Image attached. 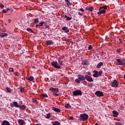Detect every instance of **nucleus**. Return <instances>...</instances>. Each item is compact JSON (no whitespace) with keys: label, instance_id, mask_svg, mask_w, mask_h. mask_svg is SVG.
I'll return each mask as SVG.
<instances>
[{"label":"nucleus","instance_id":"f257e3e1","mask_svg":"<svg viewBox=\"0 0 125 125\" xmlns=\"http://www.w3.org/2000/svg\"><path fill=\"white\" fill-rule=\"evenodd\" d=\"M108 8L107 5L102 6L100 8L99 12H98V14H104L106 13V9Z\"/></svg>","mask_w":125,"mask_h":125},{"label":"nucleus","instance_id":"f03ea898","mask_svg":"<svg viewBox=\"0 0 125 125\" xmlns=\"http://www.w3.org/2000/svg\"><path fill=\"white\" fill-rule=\"evenodd\" d=\"M85 77H83V75H78V79H75V82L77 83H80L82 81H85Z\"/></svg>","mask_w":125,"mask_h":125},{"label":"nucleus","instance_id":"7ed1b4c3","mask_svg":"<svg viewBox=\"0 0 125 125\" xmlns=\"http://www.w3.org/2000/svg\"><path fill=\"white\" fill-rule=\"evenodd\" d=\"M80 119L83 122H85V121H87L88 119V115L83 113L80 114Z\"/></svg>","mask_w":125,"mask_h":125},{"label":"nucleus","instance_id":"20e7f679","mask_svg":"<svg viewBox=\"0 0 125 125\" xmlns=\"http://www.w3.org/2000/svg\"><path fill=\"white\" fill-rule=\"evenodd\" d=\"M51 63L53 67H54V68H56V69H61V66H60L57 62L53 61Z\"/></svg>","mask_w":125,"mask_h":125},{"label":"nucleus","instance_id":"39448f33","mask_svg":"<svg viewBox=\"0 0 125 125\" xmlns=\"http://www.w3.org/2000/svg\"><path fill=\"white\" fill-rule=\"evenodd\" d=\"M73 96H78L79 95H82V91L78 90L74 91L73 92Z\"/></svg>","mask_w":125,"mask_h":125},{"label":"nucleus","instance_id":"423d86ee","mask_svg":"<svg viewBox=\"0 0 125 125\" xmlns=\"http://www.w3.org/2000/svg\"><path fill=\"white\" fill-rule=\"evenodd\" d=\"M111 86L112 87H118V86H119V83H118V82L117 81V80H114L113 81V82H112V84H111Z\"/></svg>","mask_w":125,"mask_h":125},{"label":"nucleus","instance_id":"0eeeda50","mask_svg":"<svg viewBox=\"0 0 125 125\" xmlns=\"http://www.w3.org/2000/svg\"><path fill=\"white\" fill-rule=\"evenodd\" d=\"M117 65H125V61H122V60L120 59H116Z\"/></svg>","mask_w":125,"mask_h":125},{"label":"nucleus","instance_id":"6e6552de","mask_svg":"<svg viewBox=\"0 0 125 125\" xmlns=\"http://www.w3.org/2000/svg\"><path fill=\"white\" fill-rule=\"evenodd\" d=\"M85 80H86L87 82H93V79H92V78L88 75H85Z\"/></svg>","mask_w":125,"mask_h":125},{"label":"nucleus","instance_id":"1a4fd4ad","mask_svg":"<svg viewBox=\"0 0 125 125\" xmlns=\"http://www.w3.org/2000/svg\"><path fill=\"white\" fill-rule=\"evenodd\" d=\"M10 107L12 108H13V107H18L20 106V105L18 104V103L17 102H13V104H10Z\"/></svg>","mask_w":125,"mask_h":125},{"label":"nucleus","instance_id":"9d476101","mask_svg":"<svg viewBox=\"0 0 125 125\" xmlns=\"http://www.w3.org/2000/svg\"><path fill=\"white\" fill-rule=\"evenodd\" d=\"M95 95H97V96H98V97H101V96H104L103 92L100 91H96L95 92Z\"/></svg>","mask_w":125,"mask_h":125},{"label":"nucleus","instance_id":"9b49d317","mask_svg":"<svg viewBox=\"0 0 125 125\" xmlns=\"http://www.w3.org/2000/svg\"><path fill=\"white\" fill-rule=\"evenodd\" d=\"M49 90L52 91V92H55L56 93H58V92H59V90H58V88L51 87L49 88Z\"/></svg>","mask_w":125,"mask_h":125},{"label":"nucleus","instance_id":"f8f14e48","mask_svg":"<svg viewBox=\"0 0 125 125\" xmlns=\"http://www.w3.org/2000/svg\"><path fill=\"white\" fill-rule=\"evenodd\" d=\"M52 108L53 111H54V112H56V113H60V112H61V110H60V109L58 108H56L55 107H52Z\"/></svg>","mask_w":125,"mask_h":125},{"label":"nucleus","instance_id":"ddd939ff","mask_svg":"<svg viewBox=\"0 0 125 125\" xmlns=\"http://www.w3.org/2000/svg\"><path fill=\"white\" fill-rule=\"evenodd\" d=\"M93 76L94 77V78H98L99 75H98V71H96V70H94L93 71Z\"/></svg>","mask_w":125,"mask_h":125},{"label":"nucleus","instance_id":"4468645a","mask_svg":"<svg viewBox=\"0 0 125 125\" xmlns=\"http://www.w3.org/2000/svg\"><path fill=\"white\" fill-rule=\"evenodd\" d=\"M1 125H10V124L8 121L4 120L2 122Z\"/></svg>","mask_w":125,"mask_h":125},{"label":"nucleus","instance_id":"2eb2a0df","mask_svg":"<svg viewBox=\"0 0 125 125\" xmlns=\"http://www.w3.org/2000/svg\"><path fill=\"white\" fill-rule=\"evenodd\" d=\"M27 80L28 81H29V82H33V83H35V78H34V77L33 76L28 77Z\"/></svg>","mask_w":125,"mask_h":125},{"label":"nucleus","instance_id":"dca6fc26","mask_svg":"<svg viewBox=\"0 0 125 125\" xmlns=\"http://www.w3.org/2000/svg\"><path fill=\"white\" fill-rule=\"evenodd\" d=\"M112 113H113V117H118V115H119L118 112H117V111L114 110L113 111Z\"/></svg>","mask_w":125,"mask_h":125},{"label":"nucleus","instance_id":"f3484780","mask_svg":"<svg viewBox=\"0 0 125 125\" xmlns=\"http://www.w3.org/2000/svg\"><path fill=\"white\" fill-rule=\"evenodd\" d=\"M46 43L48 45H51V44H53V42L51 40H48L46 41Z\"/></svg>","mask_w":125,"mask_h":125},{"label":"nucleus","instance_id":"a211bd4d","mask_svg":"<svg viewBox=\"0 0 125 125\" xmlns=\"http://www.w3.org/2000/svg\"><path fill=\"white\" fill-rule=\"evenodd\" d=\"M19 107H20V108L21 110H26V105H25L24 104L21 105H20V106H19Z\"/></svg>","mask_w":125,"mask_h":125},{"label":"nucleus","instance_id":"6ab92c4d","mask_svg":"<svg viewBox=\"0 0 125 125\" xmlns=\"http://www.w3.org/2000/svg\"><path fill=\"white\" fill-rule=\"evenodd\" d=\"M52 125H60V123L58 121H54L51 122Z\"/></svg>","mask_w":125,"mask_h":125},{"label":"nucleus","instance_id":"aec40b11","mask_svg":"<svg viewBox=\"0 0 125 125\" xmlns=\"http://www.w3.org/2000/svg\"><path fill=\"white\" fill-rule=\"evenodd\" d=\"M7 36H8L7 33H1L0 34V37H1V38H4V37H7Z\"/></svg>","mask_w":125,"mask_h":125},{"label":"nucleus","instance_id":"412c9836","mask_svg":"<svg viewBox=\"0 0 125 125\" xmlns=\"http://www.w3.org/2000/svg\"><path fill=\"white\" fill-rule=\"evenodd\" d=\"M86 10H89V11H93V7H87L85 8Z\"/></svg>","mask_w":125,"mask_h":125},{"label":"nucleus","instance_id":"4be33fe9","mask_svg":"<svg viewBox=\"0 0 125 125\" xmlns=\"http://www.w3.org/2000/svg\"><path fill=\"white\" fill-rule=\"evenodd\" d=\"M101 66H103V62H101L97 64V68H101Z\"/></svg>","mask_w":125,"mask_h":125},{"label":"nucleus","instance_id":"5701e85b","mask_svg":"<svg viewBox=\"0 0 125 125\" xmlns=\"http://www.w3.org/2000/svg\"><path fill=\"white\" fill-rule=\"evenodd\" d=\"M18 123H19V125H24V121L23 120H22V119L18 121Z\"/></svg>","mask_w":125,"mask_h":125},{"label":"nucleus","instance_id":"b1692460","mask_svg":"<svg viewBox=\"0 0 125 125\" xmlns=\"http://www.w3.org/2000/svg\"><path fill=\"white\" fill-rule=\"evenodd\" d=\"M41 98H45L48 97V96H47V95L45 94H42L41 95Z\"/></svg>","mask_w":125,"mask_h":125},{"label":"nucleus","instance_id":"393cba45","mask_svg":"<svg viewBox=\"0 0 125 125\" xmlns=\"http://www.w3.org/2000/svg\"><path fill=\"white\" fill-rule=\"evenodd\" d=\"M64 17L65 18H66L67 21H70V20H72V18H71V17H69L66 16V15H64Z\"/></svg>","mask_w":125,"mask_h":125},{"label":"nucleus","instance_id":"a878e982","mask_svg":"<svg viewBox=\"0 0 125 125\" xmlns=\"http://www.w3.org/2000/svg\"><path fill=\"white\" fill-rule=\"evenodd\" d=\"M8 10H10V9L9 8H7L6 10L4 9L2 10V12H3V13H6Z\"/></svg>","mask_w":125,"mask_h":125},{"label":"nucleus","instance_id":"bb28decb","mask_svg":"<svg viewBox=\"0 0 125 125\" xmlns=\"http://www.w3.org/2000/svg\"><path fill=\"white\" fill-rule=\"evenodd\" d=\"M51 115V113H48V114H46V116L45 117L46 119H49L50 118V116Z\"/></svg>","mask_w":125,"mask_h":125},{"label":"nucleus","instance_id":"cd10ccee","mask_svg":"<svg viewBox=\"0 0 125 125\" xmlns=\"http://www.w3.org/2000/svg\"><path fill=\"white\" fill-rule=\"evenodd\" d=\"M59 63V65L60 66V65H61V66H62V65H63V61H60V60H58Z\"/></svg>","mask_w":125,"mask_h":125},{"label":"nucleus","instance_id":"c85d7f7f","mask_svg":"<svg viewBox=\"0 0 125 125\" xmlns=\"http://www.w3.org/2000/svg\"><path fill=\"white\" fill-rule=\"evenodd\" d=\"M115 125H123V124L122 123H120V122L117 121L115 123Z\"/></svg>","mask_w":125,"mask_h":125},{"label":"nucleus","instance_id":"c756f323","mask_svg":"<svg viewBox=\"0 0 125 125\" xmlns=\"http://www.w3.org/2000/svg\"><path fill=\"white\" fill-rule=\"evenodd\" d=\"M7 92H11V89L10 88H8V87H6Z\"/></svg>","mask_w":125,"mask_h":125},{"label":"nucleus","instance_id":"7c9ffc66","mask_svg":"<svg viewBox=\"0 0 125 125\" xmlns=\"http://www.w3.org/2000/svg\"><path fill=\"white\" fill-rule=\"evenodd\" d=\"M65 108H67V109H69V108H71V105L69 104H66L65 105Z\"/></svg>","mask_w":125,"mask_h":125},{"label":"nucleus","instance_id":"2f4dec72","mask_svg":"<svg viewBox=\"0 0 125 125\" xmlns=\"http://www.w3.org/2000/svg\"><path fill=\"white\" fill-rule=\"evenodd\" d=\"M82 65H86V61L84 60L82 62Z\"/></svg>","mask_w":125,"mask_h":125},{"label":"nucleus","instance_id":"473e14b6","mask_svg":"<svg viewBox=\"0 0 125 125\" xmlns=\"http://www.w3.org/2000/svg\"><path fill=\"white\" fill-rule=\"evenodd\" d=\"M98 76H102V71H100V72L98 71Z\"/></svg>","mask_w":125,"mask_h":125},{"label":"nucleus","instance_id":"72a5a7b5","mask_svg":"<svg viewBox=\"0 0 125 125\" xmlns=\"http://www.w3.org/2000/svg\"><path fill=\"white\" fill-rule=\"evenodd\" d=\"M27 31H28V32H31V33H33V30H32V29L31 28H27Z\"/></svg>","mask_w":125,"mask_h":125},{"label":"nucleus","instance_id":"f704fd0d","mask_svg":"<svg viewBox=\"0 0 125 125\" xmlns=\"http://www.w3.org/2000/svg\"><path fill=\"white\" fill-rule=\"evenodd\" d=\"M62 59H64V57L62 56V57H59L58 60L62 61Z\"/></svg>","mask_w":125,"mask_h":125},{"label":"nucleus","instance_id":"c9c22d12","mask_svg":"<svg viewBox=\"0 0 125 125\" xmlns=\"http://www.w3.org/2000/svg\"><path fill=\"white\" fill-rule=\"evenodd\" d=\"M57 93L53 92V95L55 96H59V94H57Z\"/></svg>","mask_w":125,"mask_h":125},{"label":"nucleus","instance_id":"e433bc0d","mask_svg":"<svg viewBox=\"0 0 125 125\" xmlns=\"http://www.w3.org/2000/svg\"><path fill=\"white\" fill-rule=\"evenodd\" d=\"M34 23H39V19H34Z\"/></svg>","mask_w":125,"mask_h":125},{"label":"nucleus","instance_id":"4c0bfd02","mask_svg":"<svg viewBox=\"0 0 125 125\" xmlns=\"http://www.w3.org/2000/svg\"><path fill=\"white\" fill-rule=\"evenodd\" d=\"M67 29H68V28L67 27L64 26V27H62V31H65Z\"/></svg>","mask_w":125,"mask_h":125},{"label":"nucleus","instance_id":"58836bf2","mask_svg":"<svg viewBox=\"0 0 125 125\" xmlns=\"http://www.w3.org/2000/svg\"><path fill=\"white\" fill-rule=\"evenodd\" d=\"M14 75L15 76H19V73L17 72H14Z\"/></svg>","mask_w":125,"mask_h":125},{"label":"nucleus","instance_id":"ea45409f","mask_svg":"<svg viewBox=\"0 0 125 125\" xmlns=\"http://www.w3.org/2000/svg\"><path fill=\"white\" fill-rule=\"evenodd\" d=\"M9 72H14V71H13V68H11V67H10L9 68Z\"/></svg>","mask_w":125,"mask_h":125},{"label":"nucleus","instance_id":"a19ab883","mask_svg":"<svg viewBox=\"0 0 125 125\" xmlns=\"http://www.w3.org/2000/svg\"><path fill=\"white\" fill-rule=\"evenodd\" d=\"M20 90L21 93H23L24 92V89L22 87H20Z\"/></svg>","mask_w":125,"mask_h":125},{"label":"nucleus","instance_id":"79ce46f5","mask_svg":"<svg viewBox=\"0 0 125 125\" xmlns=\"http://www.w3.org/2000/svg\"><path fill=\"white\" fill-rule=\"evenodd\" d=\"M44 23V21H43V22H41L40 23V25L39 26H42L43 25V23Z\"/></svg>","mask_w":125,"mask_h":125},{"label":"nucleus","instance_id":"37998d69","mask_svg":"<svg viewBox=\"0 0 125 125\" xmlns=\"http://www.w3.org/2000/svg\"><path fill=\"white\" fill-rule=\"evenodd\" d=\"M88 50H91V49H92V46L91 45H89L88 48Z\"/></svg>","mask_w":125,"mask_h":125},{"label":"nucleus","instance_id":"c03bdc74","mask_svg":"<svg viewBox=\"0 0 125 125\" xmlns=\"http://www.w3.org/2000/svg\"><path fill=\"white\" fill-rule=\"evenodd\" d=\"M121 48L117 49V52H118V53H121Z\"/></svg>","mask_w":125,"mask_h":125},{"label":"nucleus","instance_id":"a18cd8bd","mask_svg":"<svg viewBox=\"0 0 125 125\" xmlns=\"http://www.w3.org/2000/svg\"><path fill=\"white\" fill-rule=\"evenodd\" d=\"M80 10H81L82 12H84V10L83 8H81Z\"/></svg>","mask_w":125,"mask_h":125},{"label":"nucleus","instance_id":"49530a36","mask_svg":"<svg viewBox=\"0 0 125 125\" xmlns=\"http://www.w3.org/2000/svg\"><path fill=\"white\" fill-rule=\"evenodd\" d=\"M69 120H74V117L73 116L69 117Z\"/></svg>","mask_w":125,"mask_h":125},{"label":"nucleus","instance_id":"de8ad7c7","mask_svg":"<svg viewBox=\"0 0 125 125\" xmlns=\"http://www.w3.org/2000/svg\"><path fill=\"white\" fill-rule=\"evenodd\" d=\"M69 29H68V28L66 30H65V33H69Z\"/></svg>","mask_w":125,"mask_h":125},{"label":"nucleus","instance_id":"09e8293b","mask_svg":"<svg viewBox=\"0 0 125 125\" xmlns=\"http://www.w3.org/2000/svg\"><path fill=\"white\" fill-rule=\"evenodd\" d=\"M67 4H68V5L71 6V5H72V2H68L67 3Z\"/></svg>","mask_w":125,"mask_h":125},{"label":"nucleus","instance_id":"8fccbe9b","mask_svg":"<svg viewBox=\"0 0 125 125\" xmlns=\"http://www.w3.org/2000/svg\"><path fill=\"white\" fill-rule=\"evenodd\" d=\"M37 102V100L33 99V100H32V102H33V103H35V102Z\"/></svg>","mask_w":125,"mask_h":125},{"label":"nucleus","instance_id":"3c124183","mask_svg":"<svg viewBox=\"0 0 125 125\" xmlns=\"http://www.w3.org/2000/svg\"><path fill=\"white\" fill-rule=\"evenodd\" d=\"M0 7H1V8H3V7H4V5H0Z\"/></svg>","mask_w":125,"mask_h":125},{"label":"nucleus","instance_id":"603ef678","mask_svg":"<svg viewBox=\"0 0 125 125\" xmlns=\"http://www.w3.org/2000/svg\"><path fill=\"white\" fill-rule=\"evenodd\" d=\"M78 14H79V15H83V13H81V12H79V13H78Z\"/></svg>","mask_w":125,"mask_h":125},{"label":"nucleus","instance_id":"864d4df0","mask_svg":"<svg viewBox=\"0 0 125 125\" xmlns=\"http://www.w3.org/2000/svg\"><path fill=\"white\" fill-rule=\"evenodd\" d=\"M119 40L120 41V43H123V42H122V40H121V39H119Z\"/></svg>","mask_w":125,"mask_h":125},{"label":"nucleus","instance_id":"5fc2aeb1","mask_svg":"<svg viewBox=\"0 0 125 125\" xmlns=\"http://www.w3.org/2000/svg\"><path fill=\"white\" fill-rule=\"evenodd\" d=\"M65 2H67V3L70 2V1H69V0H65Z\"/></svg>","mask_w":125,"mask_h":125},{"label":"nucleus","instance_id":"6e6d98bb","mask_svg":"<svg viewBox=\"0 0 125 125\" xmlns=\"http://www.w3.org/2000/svg\"><path fill=\"white\" fill-rule=\"evenodd\" d=\"M38 27H40V25L37 24V25H36V28H38Z\"/></svg>","mask_w":125,"mask_h":125},{"label":"nucleus","instance_id":"4d7b16f0","mask_svg":"<svg viewBox=\"0 0 125 125\" xmlns=\"http://www.w3.org/2000/svg\"><path fill=\"white\" fill-rule=\"evenodd\" d=\"M8 22H9V23H10V22L11 21V20H10V19H9V20H8Z\"/></svg>","mask_w":125,"mask_h":125},{"label":"nucleus","instance_id":"13d9d810","mask_svg":"<svg viewBox=\"0 0 125 125\" xmlns=\"http://www.w3.org/2000/svg\"><path fill=\"white\" fill-rule=\"evenodd\" d=\"M46 28H49V26L46 25Z\"/></svg>","mask_w":125,"mask_h":125},{"label":"nucleus","instance_id":"bf43d9fd","mask_svg":"<svg viewBox=\"0 0 125 125\" xmlns=\"http://www.w3.org/2000/svg\"><path fill=\"white\" fill-rule=\"evenodd\" d=\"M20 103L21 104H22V103H23V102H22V101H21V102H20Z\"/></svg>","mask_w":125,"mask_h":125},{"label":"nucleus","instance_id":"052dcab7","mask_svg":"<svg viewBox=\"0 0 125 125\" xmlns=\"http://www.w3.org/2000/svg\"><path fill=\"white\" fill-rule=\"evenodd\" d=\"M84 18H86V16H83Z\"/></svg>","mask_w":125,"mask_h":125},{"label":"nucleus","instance_id":"680f3d73","mask_svg":"<svg viewBox=\"0 0 125 125\" xmlns=\"http://www.w3.org/2000/svg\"><path fill=\"white\" fill-rule=\"evenodd\" d=\"M102 53L103 54V53H104V51H102Z\"/></svg>","mask_w":125,"mask_h":125},{"label":"nucleus","instance_id":"e2e57ef3","mask_svg":"<svg viewBox=\"0 0 125 125\" xmlns=\"http://www.w3.org/2000/svg\"><path fill=\"white\" fill-rule=\"evenodd\" d=\"M88 75H90V72H89V73H88Z\"/></svg>","mask_w":125,"mask_h":125},{"label":"nucleus","instance_id":"0e129e2a","mask_svg":"<svg viewBox=\"0 0 125 125\" xmlns=\"http://www.w3.org/2000/svg\"><path fill=\"white\" fill-rule=\"evenodd\" d=\"M13 9H12V12H13Z\"/></svg>","mask_w":125,"mask_h":125},{"label":"nucleus","instance_id":"69168bd1","mask_svg":"<svg viewBox=\"0 0 125 125\" xmlns=\"http://www.w3.org/2000/svg\"><path fill=\"white\" fill-rule=\"evenodd\" d=\"M36 125H40V124H36Z\"/></svg>","mask_w":125,"mask_h":125},{"label":"nucleus","instance_id":"338daca9","mask_svg":"<svg viewBox=\"0 0 125 125\" xmlns=\"http://www.w3.org/2000/svg\"><path fill=\"white\" fill-rule=\"evenodd\" d=\"M44 36H45V34H44Z\"/></svg>","mask_w":125,"mask_h":125}]
</instances>
